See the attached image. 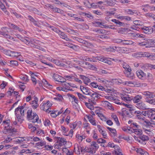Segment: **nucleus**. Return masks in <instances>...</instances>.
Instances as JSON below:
<instances>
[{
	"label": "nucleus",
	"instance_id": "nucleus-1",
	"mask_svg": "<svg viewBox=\"0 0 155 155\" xmlns=\"http://www.w3.org/2000/svg\"><path fill=\"white\" fill-rule=\"evenodd\" d=\"M25 110V109L23 106L18 107L15 109V112L16 118L18 121L20 123H21L24 120V116Z\"/></svg>",
	"mask_w": 155,
	"mask_h": 155
},
{
	"label": "nucleus",
	"instance_id": "nucleus-2",
	"mask_svg": "<svg viewBox=\"0 0 155 155\" xmlns=\"http://www.w3.org/2000/svg\"><path fill=\"white\" fill-rule=\"evenodd\" d=\"M121 97L122 100L127 103H129L133 99L134 103H137L142 98V97L139 95H136L133 99L132 97H129L128 95H122L121 96Z\"/></svg>",
	"mask_w": 155,
	"mask_h": 155
},
{
	"label": "nucleus",
	"instance_id": "nucleus-3",
	"mask_svg": "<svg viewBox=\"0 0 155 155\" xmlns=\"http://www.w3.org/2000/svg\"><path fill=\"white\" fill-rule=\"evenodd\" d=\"M122 65L125 70L124 73L126 76L131 79H133L134 77V75L133 73L131 72V69L129 65L126 63H123Z\"/></svg>",
	"mask_w": 155,
	"mask_h": 155
},
{
	"label": "nucleus",
	"instance_id": "nucleus-4",
	"mask_svg": "<svg viewBox=\"0 0 155 155\" xmlns=\"http://www.w3.org/2000/svg\"><path fill=\"white\" fill-rule=\"evenodd\" d=\"M27 118L28 120L33 123L36 122L38 119V117L35 113H32L31 109L28 110L27 111Z\"/></svg>",
	"mask_w": 155,
	"mask_h": 155
},
{
	"label": "nucleus",
	"instance_id": "nucleus-5",
	"mask_svg": "<svg viewBox=\"0 0 155 155\" xmlns=\"http://www.w3.org/2000/svg\"><path fill=\"white\" fill-rule=\"evenodd\" d=\"M52 105V104L49 101H47L46 102L44 101L41 103V108L44 111L49 112L50 111L49 109Z\"/></svg>",
	"mask_w": 155,
	"mask_h": 155
},
{
	"label": "nucleus",
	"instance_id": "nucleus-6",
	"mask_svg": "<svg viewBox=\"0 0 155 155\" xmlns=\"http://www.w3.org/2000/svg\"><path fill=\"white\" fill-rule=\"evenodd\" d=\"M108 147H114L115 148L114 152L116 155H122L121 153V150L120 147L117 145H114V143L112 142L108 143L107 145Z\"/></svg>",
	"mask_w": 155,
	"mask_h": 155
},
{
	"label": "nucleus",
	"instance_id": "nucleus-7",
	"mask_svg": "<svg viewBox=\"0 0 155 155\" xmlns=\"http://www.w3.org/2000/svg\"><path fill=\"white\" fill-rule=\"evenodd\" d=\"M66 143V140L64 138H61L59 139L54 145V147L55 149H59L62 146L65 144Z\"/></svg>",
	"mask_w": 155,
	"mask_h": 155
},
{
	"label": "nucleus",
	"instance_id": "nucleus-8",
	"mask_svg": "<svg viewBox=\"0 0 155 155\" xmlns=\"http://www.w3.org/2000/svg\"><path fill=\"white\" fill-rule=\"evenodd\" d=\"M63 91L67 92L68 91L71 90V87H74L75 86V85L71 83H63L62 84Z\"/></svg>",
	"mask_w": 155,
	"mask_h": 155
},
{
	"label": "nucleus",
	"instance_id": "nucleus-9",
	"mask_svg": "<svg viewBox=\"0 0 155 155\" xmlns=\"http://www.w3.org/2000/svg\"><path fill=\"white\" fill-rule=\"evenodd\" d=\"M10 120H7L4 121L3 122L2 125L4 126V130L1 131V133L2 134H6L10 130V127H9V124Z\"/></svg>",
	"mask_w": 155,
	"mask_h": 155
},
{
	"label": "nucleus",
	"instance_id": "nucleus-10",
	"mask_svg": "<svg viewBox=\"0 0 155 155\" xmlns=\"http://www.w3.org/2000/svg\"><path fill=\"white\" fill-rule=\"evenodd\" d=\"M97 60L103 62L104 63L107 64L109 65H112V62L110 60V58H106L102 56H99L97 57Z\"/></svg>",
	"mask_w": 155,
	"mask_h": 155
},
{
	"label": "nucleus",
	"instance_id": "nucleus-11",
	"mask_svg": "<svg viewBox=\"0 0 155 155\" xmlns=\"http://www.w3.org/2000/svg\"><path fill=\"white\" fill-rule=\"evenodd\" d=\"M22 41L25 44L28 45H31V44L34 43L38 44L39 43V41L37 40L34 39H30L28 38L23 39Z\"/></svg>",
	"mask_w": 155,
	"mask_h": 155
},
{
	"label": "nucleus",
	"instance_id": "nucleus-12",
	"mask_svg": "<svg viewBox=\"0 0 155 155\" xmlns=\"http://www.w3.org/2000/svg\"><path fill=\"white\" fill-rule=\"evenodd\" d=\"M2 2H5L7 6H9L7 4V3L6 2V0H0V8L2 10V11L4 12L5 14H6V15H9V13L6 10V8H5L4 5L2 3Z\"/></svg>",
	"mask_w": 155,
	"mask_h": 155
},
{
	"label": "nucleus",
	"instance_id": "nucleus-13",
	"mask_svg": "<svg viewBox=\"0 0 155 155\" xmlns=\"http://www.w3.org/2000/svg\"><path fill=\"white\" fill-rule=\"evenodd\" d=\"M84 147H81L80 144L75 143L74 145V151L76 153L79 154L81 152H82L84 150Z\"/></svg>",
	"mask_w": 155,
	"mask_h": 155
},
{
	"label": "nucleus",
	"instance_id": "nucleus-14",
	"mask_svg": "<svg viewBox=\"0 0 155 155\" xmlns=\"http://www.w3.org/2000/svg\"><path fill=\"white\" fill-rule=\"evenodd\" d=\"M136 74L138 77L142 80L146 78V74L141 70H138L136 72Z\"/></svg>",
	"mask_w": 155,
	"mask_h": 155
},
{
	"label": "nucleus",
	"instance_id": "nucleus-15",
	"mask_svg": "<svg viewBox=\"0 0 155 155\" xmlns=\"http://www.w3.org/2000/svg\"><path fill=\"white\" fill-rule=\"evenodd\" d=\"M52 77L53 78L55 81H57L60 82H64L66 81L65 79L61 76L56 74H54Z\"/></svg>",
	"mask_w": 155,
	"mask_h": 155
},
{
	"label": "nucleus",
	"instance_id": "nucleus-16",
	"mask_svg": "<svg viewBox=\"0 0 155 155\" xmlns=\"http://www.w3.org/2000/svg\"><path fill=\"white\" fill-rule=\"evenodd\" d=\"M125 84L126 85L128 86L131 87L136 86L139 87L141 86L140 83L135 81H126Z\"/></svg>",
	"mask_w": 155,
	"mask_h": 155
},
{
	"label": "nucleus",
	"instance_id": "nucleus-17",
	"mask_svg": "<svg viewBox=\"0 0 155 155\" xmlns=\"http://www.w3.org/2000/svg\"><path fill=\"white\" fill-rule=\"evenodd\" d=\"M86 117L87 118L89 122L92 125L97 126V125H99L97 124L98 123L96 121L95 119L91 115H86Z\"/></svg>",
	"mask_w": 155,
	"mask_h": 155
},
{
	"label": "nucleus",
	"instance_id": "nucleus-18",
	"mask_svg": "<svg viewBox=\"0 0 155 155\" xmlns=\"http://www.w3.org/2000/svg\"><path fill=\"white\" fill-rule=\"evenodd\" d=\"M141 29L143 32L145 34H150L153 31V29L151 27L144 26Z\"/></svg>",
	"mask_w": 155,
	"mask_h": 155
},
{
	"label": "nucleus",
	"instance_id": "nucleus-19",
	"mask_svg": "<svg viewBox=\"0 0 155 155\" xmlns=\"http://www.w3.org/2000/svg\"><path fill=\"white\" fill-rule=\"evenodd\" d=\"M101 105L105 107H107L109 109L114 110V109L112 106L111 104L107 101H103L101 102Z\"/></svg>",
	"mask_w": 155,
	"mask_h": 155
},
{
	"label": "nucleus",
	"instance_id": "nucleus-20",
	"mask_svg": "<svg viewBox=\"0 0 155 155\" xmlns=\"http://www.w3.org/2000/svg\"><path fill=\"white\" fill-rule=\"evenodd\" d=\"M80 89L83 94L86 95H89L91 92V91L87 87H85L83 86H80Z\"/></svg>",
	"mask_w": 155,
	"mask_h": 155
},
{
	"label": "nucleus",
	"instance_id": "nucleus-21",
	"mask_svg": "<svg viewBox=\"0 0 155 155\" xmlns=\"http://www.w3.org/2000/svg\"><path fill=\"white\" fill-rule=\"evenodd\" d=\"M38 100L37 97L35 98V100L31 101L30 102L32 107L34 109H36L38 106Z\"/></svg>",
	"mask_w": 155,
	"mask_h": 155
},
{
	"label": "nucleus",
	"instance_id": "nucleus-22",
	"mask_svg": "<svg viewBox=\"0 0 155 155\" xmlns=\"http://www.w3.org/2000/svg\"><path fill=\"white\" fill-rule=\"evenodd\" d=\"M103 3V2L101 1L99 2L98 3H93L91 4V8H96L98 7L101 9H104V7L101 5Z\"/></svg>",
	"mask_w": 155,
	"mask_h": 155
},
{
	"label": "nucleus",
	"instance_id": "nucleus-23",
	"mask_svg": "<svg viewBox=\"0 0 155 155\" xmlns=\"http://www.w3.org/2000/svg\"><path fill=\"white\" fill-rule=\"evenodd\" d=\"M142 94L146 97V101L147 98L149 100L150 99L149 98H152L154 96L153 93L148 91L143 92Z\"/></svg>",
	"mask_w": 155,
	"mask_h": 155
},
{
	"label": "nucleus",
	"instance_id": "nucleus-24",
	"mask_svg": "<svg viewBox=\"0 0 155 155\" xmlns=\"http://www.w3.org/2000/svg\"><path fill=\"white\" fill-rule=\"evenodd\" d=\"M147 114L148 117L151 119H155V111L152 110H150L147 111Z\"/></svg>",
	"mask_w": 155,
	"mask_h": 155
},
{
	"label": "nucleus",
	"instance_id": "nucleus-25",
	"mask_svg": "<svg viewBox=\"0 0 155 155\" xmlns=\"http://www.w3.org/2000/svg\"><path fill=\"white\" fill-rule=\"evenodd\" d=\"M149 56V53L148 52H140L136 54V56L137 57H147Z\"/></svg>",
	"mask_w": 155,
	"mask_h": 155
},
{
	"label": "nucleus",
	"instance_id": "nucleus-26",
	"mask_svg": "<svg viewBox=\"0 0 155 155\" xmlns=\"http://www.w3.org/2000/svg\"><path fill=\"white\" fill-rule=\"evenodd\" d=\"M95 113L102 120L106 121L107 119L99 111L97 110L95 111Z\"/></svg>",
	"mask_w": 155,
	"mask_h": 155
},
{
	"label": "nucleus",
	"instance_id": "nucleus-27",
	"mask_svg": "<svg viewBox=\"0 0 155 155\" xmlns=\"http://www.w3.org/2000/svg\"><path fill=\"white\" fill-rule=\"evenodd\" d=\"M89 95H90L92 98L95 101L100 97L98 94L94 92H92L91 91Z\"/></svg>",
	"mask_w": 155,
	"mask_h": 155
},
{
	"label": "nucleus",
	"instance_id": "nucleus-28",
	"mask_svg": "<svg viewBox=\"0 0 155 155\" xmlns=\"http://www.w3.org/2000/svg\"><path fill=\"white\" fill-rule=\"evenodd\" d=\"M135 115H136V117L138 119H139L141 120L142 121H143V124H144L145 125V124H149V123H148V121L145 120V118L142 115H141L140 114H137Z\"/></svg>",
	"mask_w": 155,
	"mask_h": 155
},
{
	"label": "nucleus",
	"instance_id": "nucleus-29",
	"mask_svg": "<svg viewBox=\"0 0 155 155\" xmlns=\"http://www.w3.org/2000/svg\"><path fill=\"white\" fill-rule=\"evenodd\" d=\"M84 149L86 152L91 154L94 153L96 151L91 145L89 147H86Z\"/></svg>",
	"mask_w": 155,
	"mask_h": 155
},
{
	"label": "nucleus",
	"instance_id": "nucleus-30",
	"mask_svg": "<svg viewBox=\"0 0 155 155\" xmlns=\"http://www.w3.org/2000/svg\"><path fill=\"white\" fill-rule=\"evenodd\" d=\"M80 76L81 78L83 81L84 83L86 85H88V83L90 82V79L83 75H80Z\"/></svg>",
	"mask_w": 155,
	"mask_h": 155
},
{
	"label": "nucleus",
	"instance_id": "nucleus-31",
	"mask_svg": "<svg viewBox=\"0 0 155 155\" xmlns=\"http://www.w3.org/2000/svg\"><path fill=\"white\" fill-rule=\"evenodd\" d=\"M148 137L146 135H142L139 138L140 140H138V142L139 143H142L145 144V142L143 141L147 140H148Z\"/></svg>",
	"mask_w": 155,
	"mask_h": 155
},
{
	"label": "nucleus",
	"instance_id": "nucleus-32",
	"mask_svg": "<svg viewBox=\"0 0 155 155\" xmlns=\"http://www.w3.org/2000/svg\"><path fill=\"white\" fill-rule=\"evenodd\" d=\"M8 28L6 27H3L2 28V30L3 31V32L4 33L6 34V35H3V36L6 38L11 39V38H12L8 34Z\"/></svg>",
	"mask_w": 155,
	"mask_h": 155
},
{
	"label": "nucleus",
	"instance_id": "nucleus-33",
	"mask_svg": "<svg viewBox=\"0 0 155 155\" xmlns=\"http://www.w3.org/2000/svg\"><path fill=\"white\" fill-rule=\"evenodd\" d=\"M143 127L144 132L147 134H152V130L150 129L148 127V125H146V126H143Z\"/></svg>",
	"mask_w": 155,
	"mask_h": 155
},
{
	"label": "nucleus",
	"instance_id": "nucleus-34",
	"mask_svg": "<svg viewBox=\"0 0 155 155\" xmlns=\"http://www.w3.org/2000/svg\"><path fill=\"white\" fill-rule=\"evenodd\" d=\"M58 33L61 38L64 39H65L67 41H70V39L67 37L66 35H65L64 32L60 31V32H59Z\"/></svg>",
	"mask_w": 155,
	"mask_h": 155
},
{
	"label": "nucleus",
	"instance_id": "nucleus-35",
	"mask_svg": "<svg viewBox=\"0 0 155 155\" xmlns=\"http://www.w3.org/2000/svg\"><path fill=\"white\" fill-rule=\"evenodd\" d=\"M44 56H43L42 55L40 56H39V59L41 60V61L43 63L49 66L50 67H53V65L50 63H48L47 62H45V61L43 60L45 59H46V58L44 57Z\"/></svg>",
	"mask_w": 155,
	"mask_h": 155
},
{
	"label": "nucleus",
	"instance_id": "nucleus-36",
	"mask_svg": "<svg viewBox=\"0 0 155 155\" xmlns=\"http://www.w3.org/2000/svg\"><path fill=\"white\" fill-rule=\"evenodd\" d=\"M116 18L117 19H120L121 21H122L124 20H126L127 21H130L131 20V18L128 16H122L120 15H117L116 16Z\"/></svg>",
	"mask_w": 155,
	"mask_h": 155
},
{
	"label": "nucleus",
	"instance_id": "nucleus-37",
	"mask_svg": "<svg viewBox=\"0 0 155 155\" xmlns=\"http://www.w3.org/2000/svg\"><path fill=\"white\" fill-rule=\"evenodd\" d=\"M77 94L80 100L84 103L85 101V100L87 99V97L84 96L79 93H77Z\"/></svg>",
	"mask_w": 155,
	"mask_h": 155
},
{
	"label": "nucleus",
	"instance_id": "nucleus-38",
	"mask_svg": "<svg viewBox=\"0 0 155 155\" xmlns=\"http://www.w3.org/2000/svg\"><path fill=\"white\" fill-rule=\"evenodd\" d=\"M43 85L46 87L48 88H52V86L50 85L45 79H43L42 81Z\"/></svg>",
	"mask_w": 155,
	"mask_h": 155
},
{
	"label": "nucleus",
	"instance_id": "nucleus-39",
	"mask_svg": "<svg viewBox=\"0 0 155 155\" xmlns=\"http://www.w3.org/2000/svg\"><path fill=\"white\" fill-rule=\"evenodd\" d=\"M137 107L140 109L143 110H145L147 108V106L143 103H140L137 105Z\"/></svg>",
	"mask_w": 155,
	"mask_h": 155
},
{
	"label": "nucleus",
	"instance_id": "nucleus-40",
	"mask_svg": "<svg viewBox=\"0 0 155 155\" xmlns=\"http://www.w3.org/2000/svg\"><path fill=\"white\" fill-rule=\"evenodd\" d=\"M122 115L123 117H124L126 115H127L128 117H130L129 113L127 109L125 108H124L122 109Z\"/></svg>",
	"mask_w": 155,
	"mask_h": 155
},
{
	"label": "nucleus",
	"instance_id": "nucleus-41",
	"mask_svg": "<svg viewBox=\"0 0 155 155\" xmlns=\"http://www.w3.org/2000/svg\"><path fill=\"white\" fill-rule=\"evenodd\" d=\"M138 150V154L140 155H149L148 153L142 149L139 148Z\"/></svg>",
	"mask_w": 155,
	"mask_h": 155
},
{
	"label": "nucleus",
	"instance_id": "nucleus-42",
	"mask_svg": "<svg viewBox=\"0 0 155 155\" xmlns=\"http://www.w3.org/2000/svg\"><path fill=\"white\" fill-rule=\"evenodd\" d=\"M111 117L114 119L117 125L118 126H119L120 124L118 118L116 115L115 114H113L111 115Z\"/></svg>",
	"mask_w": 155,
	"mask_h": 155
},
{
	"label": "nucleus",
	"instance_id": "nucleus-43",
	"mask_svg": "<svg viewBox=\"0 0 155 155\" xmlns=\"http://www.w3.org/2000/svg\"><path fill=\"white\" fill-rule=\"evenodd\" d=\"M122 129L125 132L131 133L132 132L133 129L130 127H123L122 128Z\"/></svg>",
	"mask_w": 155,
	"mask_h": 155
},
{
	"label": "nucleus",
	"instance_id": "nucleus-44",
	"mask_svg": "<svg viewBox=\"0 0 155 155\" xmlns=\"http://www.w3.org/2000/svg\"><path fill=\"white\" fill-rule=\"evenodd\" d=\"M147 44L149 45V48L155 46V41L152 39L147 40Z\"/></svg>",
	"mask_w": 155,
	"mask_h": 155
},
{
	"label": "nucleus",
	"instance_id": "nucleus-45",
	"mask_svg": "<svg viewBox=\"0 0 155 155\" xmlns=\"http://www.w3.org/2000/svg\"><path fill=\"white\" fill-rule=\"evenodd\" d=\"M138 45L139 46L142 47L145 46L146 48H149V45L147 44V40L146 41H144L142 42L138 43Z\"/></svg>",
	"mask_w": 155,
	"mask_h": 155
},
{
	"label": "nucleus",
	"instance_id": "nucleus-46",
	"mask_svg": "<svg viewBox=\"0 0 155 155\" xmlns=\"http://www.w3.org/2000/svg\"><path fill=\"white\" fill-rule=\"evenodd\" d=\"M91 145L95 151L99 148V146L96 142H92Z\"/></svg>",
	"mask_w": 155,
	"mask_h": 155
},
{
	"label": "nucleus",
	"instance_id": "nucleus-47",
	"mask_svg": "<svg viewBox=\"0 0 155 155\" xmlns=\"http://www.w3.org/2000/svg\"><path fill=\"white\" fill-rule=\"evenodd\" d=\"M134 114H140L142 115L143 116H146L147 115V111H144L141 112L139 110L135 111L134 112Z\"/></svg>",
	"mask_w": 155,
	"mask_h": 155
},
{
	"label": "nucleus",
	"instance_id": "nucleus-48",
	"mask_svg": "<svg viewBox=\"0 0 155 155\" xmlns=\"http://www.w3.org/2000/svg\"><path fill=\"white\" fill-rule=\"evenodd\" d=\"M44 124L45 126L46 127H50V126L52 125L50 121L48 119H45L44 121Z\"/></svg>",
	"mask_w": 155,
	"mask_h": 155
},
{
	"label": "nucleus",
	"instance_id": "nucleus-49",
	"mask_svg": "<svg viewBox=\"0 0 155 155\" xmlns=\"http://www.w3.org/2000/svg\"><path fill=\"white\" fill-rule=\"evenodd\" d=\"M107 51L114 52L116 51L117 47L110 46L109 48L106 49Z\"/></svg>",
	"mask_w": 155,
	"mask_h": 155
},
{
	"label": "nucleus",
	"instance_id": "nucleus-50",
	"mask_svg": "<svg viewBox=\"0 0 155 155\" xmlns=\"http://www.w3.org/2000/svg\"><path fill=\"white\" fill-rule=\"evenodd\" d=\"M20 78L21 79L25 82H27L28 81V77L26 75H21L20 76Z\"/></svg>",
	"mask_w": 155,
	"mask_h": 155
},
{
	"label": "nucleus",
	"instance_id": "nucleus-51",
	"mask_svg": "<svg viewBox=\"0 0 155 155\" xmlns=\"http://www.w3.org/2000/svg\"><path fill=\"white\" fill-rule=\"evenodd\" d=\"M61 130L62 131V132L63 133V134L65 135H67V132L68 130V128L67 127H65L64 126H61Z\"/></svg>",
	"mask_w": 155,
	"mask_h": 155
},
{
	"label": "nucleus",
	"instance_id": "nucleus-52",
	"mask_svg": "<svg viewBox=\"0 0 155 155\" xmlns=\"http://www.w3.org/2000/svg\"><path fill=\"white\" fill-rule=\"evenodd\" d=\"M53 62L56 65L60 66H64L65 65V64L63 63H61V62L58 60H55L54 59V60H53Z\"/></svg>",
	"mask_w": 155,
	"mask_h": 155
},
{
	"label": "nucleus",
	"instance_id": "nucleus-53",
	"mask_svg": "<svg viewBox=\"0 0 155 155\" xmlns=\"http://www.w3.org/2000/svg\"><path fill=\"white\" fill-rule=\"evenodd\" d=\"M20 53L17 52L10 51L9 56L12 57H18L20 55Z\"/></svg>",
	"mask_w": 155,
	"mask_h": 155
},
{
	"label": "nucleus",
	"instance_id": "nucleus-54",
	"mask_svg": "<svg viewBox=\"0 0 155 155\" xmlns=\"http://www.w3.org/2000/svg\"><path fill=\"white\" fill-rule=\"evenodd\" d=\"M45 144L44 142L40 141L37 143L36 144V146L38 148H41L42 147L45 145Z\"/></svg>",
	"mask_w": 155,
	"mask_h": 155
},
{
	"label": "nucleus",
	"instance_id": "nucleus-55",
	"mask_svg": "<svg viewBox=\"0 0 155 155\" xmlns=\"http://www.w3.org/2000/svg\"><path fill=\"white\" fill-rule=\"evenodd\" d=\"M84 103H85V106L88 108L90 109L91 110H93L94 109V106L90 103H87L86 101H85Z\"/></svg>",
	"mask_w": 155,
	"mask_h": 155
},
{
	"label": "nucleus",
	"instance_id": "nucleus-56",
	"mask_svg": "<svg viewBox=\"0 0 155 155\" xmlns=\"http://www.w3.org/2000/svg\"><path fill=\"white\" fill-rule=\"evenodd\" d=\"M117 1L116 0H109L107 1V5L110 6L114 5Z\"/></svg>",
	"mask_w": 155,
	"mask_h": 155
},
{
	"label": "nucleus",
	"instance_id": "nucleus-57",
	"mask_svg": "<svg viewBox=\"0 0 155 155\" xmlns=\"http://www.w3.org/2000/svg\"><path fill=\"white\" fill-rule=\"evenodd\" d=\"M97 127L99 133L101 134L106 131L103 129V127L100 125H97Z\"/></svg>",
	"mask_w": 155,
	"mask_h": 155
},
{
	"label": "nucleus",
	"instance_id": "nucleus-58",
	"mask_svg": "<svg viewBox=\"0 0 155 155\" xmlns=\"http://www.w3.org/2000/svg\"><path fill=\"white\" fill-rule=\"evenodd\" d=\"M29 74L31 75V78H32V75H34L32 77H34V78H37L39 74L37 73H33L31 71H29Z\"/></svg>",
	"mask_w": 155,
	"mask_h": 155
},
{
	"label": "nucleus",
	"instance_id": "nucleus-59",
	"mask_svg": "<svg viewBox=\"0 0 155 155\" xmlns=\"http://www.w3.org/2000/svg\"><path fill=\"white\" fill-rule=\"evenodd\" d=\"M124 42L122 43L123 45H131L134 44V43L131 41L124 40Z\"/></svg>",
	"mask_w": 155,
	"mask_h": 155
},
{
	"label": "nucleus",
	"instance_id": "nucleus-60",
	"mask_svg": "<svg viewBox=\"0 0 155 155\" xmlns=\"http://www.w3.org/2000/svg\"><path fill=\"white\" fill-rule=\"evenodd\" d=\"M111 21L112 22L115 23L117 24H118L120 26H122L124 24L123 23L121 22L118 20L116 19H112Z\"/></svg>",
	"mask_w": 155,
	"mask_h": 155
},
{
	"label": "nucleus",
	"instance_id": "nucleus-61",
	"mask_svg": "<svg viewBox=\"0 0 155 155\" xmlns=\"http://www.w3.org/2000/svg\"><path fill=\"white\" fill-rule=\"evenodd\" d=\"M149 56H147L149 59L153 61H155V54H152L149 53Z\"/></svg>",
	"mask_w": 155,
	"mask_h": 155
},
{
	"label": "nucleus",
	"instance_id": "nucleus-62",
	"mask_svg": "<svg viewBox=\"0 0 155 155\" xmlns=\"http://www.w3.org/2000/svg\"><path fill=\"white\" fill-rule=\"evenodd\" d=\"M83 127L86 130L91 129L90 124L88 123H85L83 124Z\"/></svg>",
	"mask_w": 155,
	"mask_h": 155
},
{
	"label": "nucleus",
	"instance_id": "nucleus-63",
	"mask_svg": "<svg viewBox=\"0 0 155 155\" xmlns=\"http://www.w3.org/2000/svg\"><path fill=\"white\" fill-rule=\"evenodd\" d=\"M89 86L94 88H97L98 87V85L97 83L93 82L90 84Z\"/></svg>",
	"mask_w": 155,
	"mask_h": 155
},
{
	"label": "nucleus",
	"instance_id": "nucleus-64",
	"mask_svg": "<svg viewBox=\"0 0 155 155\" xmlns=\"http://www.w3.org/2000/svg\"><path fill=\"white\" fill-rule=\"evenodd\" d=\"M146 102L149 103V104L155 105V100L154 99H149L147 98V99Z\"/></svg>",
	"mask_w": 155,
	"mask_h": 155
}]
</instances>
